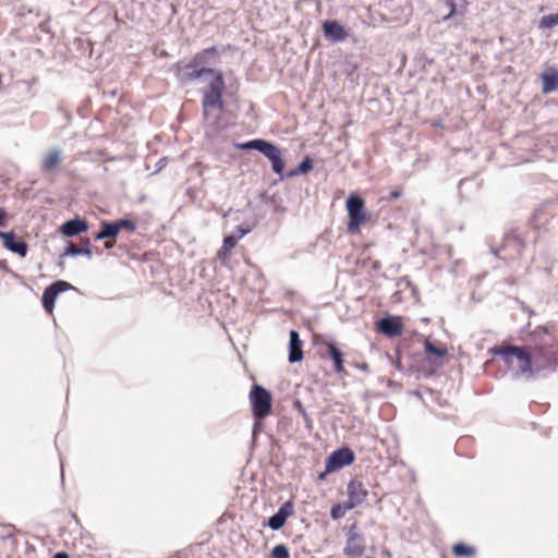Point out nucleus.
Returning <instances> with one entry per match:
<instances>
[{
  "label": "nucleus",
  "instance_id": "nucleus-32",
  "mask_svg": "<svg viewBox=\"0 0 558 558\" xmlns=\"http://www.w3.org/2000/svg\"><path fill=\"white\" fill-rule=\"evenodd\" d=\"M401 195H402V189L397 187L389 193V198L390 199L399 198Z\"/></svg>",
  "mask_w": 558,
  "mask_h": 558
},
{
  "label": "nucleus",
  "instance_id": "nucleus-2",
  "mask_svg": "<svg viewBox=\"0 0 558 558\" xmlns=\"http://www.w3.org/2000/svg\"><path fill=\"white\" fill-rule=\"evenodd\" d=\"M533 337L534 345L529 347L531 376L545 369L558 367V341L547 327H537Z\"/></svg>",
  "mask_w": 558,
  "mask_h": 558
},
{
  "label": "nucleus",
  "instance_id": "nucleus-1",
  "mask_svg": "<svg viewBox=\"0 0 558 558\" xmlns=\"http://www.w3.org/2000/svg\"><path fill=\"white\" fill-rule=\"evenodd\" d=\"M174 73L184 84L192 83L204 75L213 76L203 94L202 106L204 118L207 120L213 110L218 112L223 110V92L226 89V82L220 70L209 66L190 68L189 62H178L174 64Z\"/></svg>",
  "mask_w": 558,
  "mask_h": 558
},
{
  "label": "nucleus",
  "instance_id": "nucleus-20",
  "mask_svg": "<svg viewBox=\"0 0 558 558\" xmlns=\"http://www.w3.org/2000/svg\"><path fill=\"white\" fill-rule=\"evenodd\" d=\"M88 230V223L84 219L75 218L65 221L61 227L60 231L65 236H74Z\"/></svg>",
  "mask_w": 558,
  "mask_h": 558
},
{
  "label": "nucleus",
  "instance_id": "nucleus-3",
  "mask_svg": "<svg viewBox=\"0 0 558 558\" xmlns=\"http://www.w3.org/2000/svg\"><path fill=\"white\" fill-rule=\"evenodd\" d=\"M495 355L500 356L504 362L521 375L531 376V360L529 347H517L511 344H500L493 349Z\"/></svg>",
  "mask_w": 558,
  "mask_h": 558
},
{
  "label": "nucleus",
  "instance_id": "nucleus-12",
  "mask_svg": "<svg viewBox=\"0 0 558 558\" xmlns=\"http://www.w3.org/2000/svg\"><path fill=\"white\" fill-rule=\"evenodd\" d=\"M71 288L72 286L63 280H58L48 286L43 293V306L46 312L52 314L57 296Z\"/></svg>",
  "mask_w": 558,
  "mask_h": 558
},
{
  "label": "nucleus",
  "instance_id": "nucleus-29",
  "mask_svg": "<svg viewBox=\"0 0 558 558\" xmlns=\"http://www.w3.org/2000/svg\"><path fill=\"white\" fill-rule=\"evenodd\" d=\"M270 556L272 558H290V553L286 545L279 544L271 549Z\"/></svg>",
  "mask_w": 558,
  "mask_h": 558
},
{
  "label": "nucleus",
  "instance_id": "nucleus-6",
  "mask_svg": "<svg viewBox=\"0 0 558 558\" xmlns=\"http://www.w3.org/2000/svg\"><path fill=\"white\" fill-rule=\"evenodd\" d=\"M250 401L253 415L256 420H263L270 414L272 398L266 388L254 385L250 392Z\"/></svg>",
  "mask_w": 558,
  "mask_h": 558
},
{
  "label": "nucleus",
  "instance_id": "nucleus-5",
  "mask_svg": "<svg viewBox=\"0 0 558 558\" xmlns=\"http://www.w3.org/2000/svg\"><path fill=\"white\" fill-rule=\"evenodd\" d=\"M348 232L356 233L361 226L367 222L369 216L365 209L364 199L357 194H351L347 199Z\"/></svg>",
  "mask_w": 558,
  "mask_h": 558
},
{
  "label": "nucleus",
  "instance_id": "nucleus-13",
  "mask_svg": "<svg viewBox=\"0 0 558 558\" xmlns=\"http://www.w3.org/2000/svg\"><path fill=\"white\" fill-rule=\"evenodd\" d=\"M248 232L250 229L239 227L235 234L225 236L222 246L217 252V257L223 265L228 264L231 251L235 247L239 240L242 239Z\"/></svg>",
  "mask_w": 558,
  "mask_h": 558
},
{
  "label": "nucleus",
  "instance_id": "nucleus-30",
  "mask_svg": "<svg viewBox=\"0 0 558 558\" xmlns=\"http://www.w3.org/2000/svg\"><path fill=\"white\" fill-rule=\"evenodd\" d=\"M558 25V12L556 14L545 15L541 20V27L551 28Z\"/></svg>",
  "mask_w": 558,
  "mask_h": 558
},
{
  "label": "nucleus",
  "instance_id": "nucleus-16",
  "mask_svg": "<svg viewBox=\"0 0 558 558\" xmlns=\"http://www.w3.org/2000/svg\"><path fill=\"white\" fill-rule=\"evenodd\" d=\"M220 57L219 49L215 46L205 48L196 52L193 58L189 61L190 68H201L210 64H216Z\"/></svg>",
  "mask_w": 558,
  "mask_h": 558
},
{
  "label": "nucleus",
  "instance_id": "nucleus-10",
  "mask_svg": "<svg viewBox=\"0 0 558 558\" xmlns=\"http://www.w3.org/2000/svg\"><path fill=\"white\" fill-rule=\"evenodd\" d=\"M376 331L388 338H395L402 335L404 325L400 316H386L375 324Z\"/></svg>",
  "mask_w": 558,
  "mask_h": 558
},
{
  "label": "nucleus",
  "instance_id": "nucleus-9",
  "mask_svg": "<svg viewBox=\"0 0 558 558\" xmlns=\"http://www.w3.org/2000/svg\"><path fill=\"white\" fill-rule=\"evenodd\" d=\"M136 228V221L132 219H119L113 222L104 221L101 223V230L96 234L95 239L117 238L121 230L124 229L129 232H135Z\"/></svg>",
  "mask_w": 558,
  "mask_h": 558
},
{
  "label": "nucleus",
  "instance_id": "nucleus-21",
  "mask_svg": "<svg viewBox=\"0 0 558 558\" xmlns=\"http://www.w3.org/2000/svg\"><path fill=\"white\" fill-rule=\"evenodd\" d=\"M303 342L300 339L299 332L295 330L290 331L289 343V362L296 363L303 360Z\"/></svg>",
  "mask_w": 558,
  "mask_h": 558
},
{
  "label": "nucleus",
  "instance_id": "nucleus-27",
  "mask_svg": "<svg viewBox=\"0 0 558 558\" xmlns=\"http://www.w3.org/2000/svg\"><path fill=\"white\" fill-rule=\"evenodd\" d=\"M475 548L463 543H458L452 546V553L457 557H471L475 555Z\"/></svg>",
  "mask_w": 558,
  "mask_h": 558
},
{
  "label": "nucleus",
  "instance_id": "nucleus-22",
  "mask_svg": "<svg viewBox=\"0 0 558 558\" xmlns=\"http://www.w3.org/2000/svg\"><path fill=\"white\" fill-rule=\"evenodd\" d=\"M542 90L544 94L551 93L558 88V71L549 69L542 73Z\"/></svg>",
  "mask_w": 558,
  "mask_h": 558
},
{
  "label": "nucleus",
  "instance_id": "nucleus-25",
  "mask_svg": "<svg viewBox=\"0 0 558 558\" xmlns=\"http://www.w3.org/2000/svg\"><path fill=\"white\" fill-rule=\"evenodd\" d=\"M65 254L69 255H86L88 257L92 256L90 251V241L85 238L81 240V246L75 245L74 243H70L65 248Z\"/></svg>",
  "mask_w": 558,
  "mask_h": 558
},
{
  "label": "nucleus",
  "instance_id": "nucleus-24",
  "mask_svg": "<svg viewBox=\"0 0 558 558\" xmlns=\"http://www.w3.org/2000/svg\"><path fill=\"white\" fill-rule=\"evenodd\" d=\"M446 4L449 8V13L444 17V21H448L456 15H464L469 8L468 0H446Z\"/></svg>",
  "mask_w": 558,
  "mask_h": 558
},
{
  "label": "nucleus",
  "instance_id": "nucleus-28",
  "mask_svg": "<svg viewBox=\"0 0 558 558\" xmlns=\"http://www.w3.org/2000/svg\"><path fill=\"white\" fill-rule=\"evenodd\" d=\"M312 159L310 157H305L304 160L299 165V167L294 171L290 172L289 175L292 177L300 173H307L308 171L312 170Z\"/></svg>",
  "mask_w": 558,
  "mask_h": 558
},
{
  "label": "nucleus",
  "instance_id": "nucleus-8",
  "mask_svg": "<svg viewBox=\"0 0 558 558\" xmlns=\"http://www.w3.org/2000/svg\"><path fill=\"white\" fill-rule=\"evenodd\" d=\"M356 523L352 524L347 534V543L343 553L349 558H360L365 553V541L357 531Z\"/></svg>",
  "mask_w": 558,
  "mask_h": 558
},
{
  "label": "nucleus",
  "instance_id": "nucleus-18",
  "mask_svg": "<svg viewBox=\"0 0 558 558\" xmlns=\"http://www.w3.org/2000/svg\"><path fill=\"white\" fill-rule=\"evenodd\" d=\"M294 512V506L292 501L284 502L276 514L269 518L268 526L271 530H280L284 524L289 517H291Z\"/></svg>",
  "mask_w": 558,
  "mask_h": 558
},
{
  "label": "nucleus",
  "instance_id": "nucleus-4",
  "mask_svg": "<svg viewBox=\"0 0 558 558\" xmlns=\"http://www.w3.org/2000/svg\"><path fill=\"white\" fill-rule=\"evenodd\" d=\"M236 147L242 150L256 149L267 157L272 167V171L279 175L282 174L284 169V161L281 157V150L274 144L265 140H252L245 143L236 144Z\"/></svg>",
  "mask_w": 558,
  "mask_h": 558
},
{
  "label": "nucleus",
  "instance_id": "nucleus-34",
  "mask_svg": "<svg viewBox=\"0 0 558 558\" xmlns=\"http://www.w3.org/2000/svg\"><path fill=\"white\" fill-rule=\"evenodd\" d=\"M54 558H70L66 553H58L54 555Z\"/></svg>",
  "mask_w": 558,
  "mask_h": 558
},
{
  "label": "nucleus",
  "instance_id": "nucleus-31",
  "mask_svg": "<svg viewBox=\"0 0 558 558\" xmlns=\"http://www.w3.org/2000/svg\"><path fill=\"white\" fill-rule=\"evenodd\" d=\"M8 213L4 208L0 207V227H4L8 222Z\"/></svg>",
  "mask_w": 558,
  "mask_h": 558
},
{
  "label": "nucleus",
  "instance_id": "nucleus-26",
  "mask_svg": "<svg viewBox=\"0 0 558 558\" xmlns=\"http://www.w3.org/2000/svg\"><path fill=\"white\" fill-rule=\"evenodd\" d=\"M353 506H350L348 501L344 504H336L331 507L330 515L333 520H339L344 517L345 512L352 510Z\"/></svg>",
  "mask_w": 558,
  "mask_h": 558
},
{
  "label": "nucleus",
  "instance_id": "nucleus-19",
  "mask_svg": "<svg viewBox=\"0 0 558 558\" xmlns=\"http://www.w3.org/2000/svg\"><path fill=\"white\" fill-rule=\"evenodd\" d=\"M324 36L335 43L342 41L348 37V31L337 21H326L323 24Z\"/></svg>",
  "mask_w": 558,
  "mask_h": 558
},
{
  "label": "nucleus",
  "instance_id": "nucleus-15",
  "mask_svg": "<svg viewBox=\"0 0 558 558\" xmlns=\"http://www.w3.org/2000/svg\"><path fill=\"white\" fill-rule=\"evenodd\" d=\"M347 494V501L350 504V506H353V508H355L366 500L368 496V490L366 489L361 480L352 478L348 484Z\"/></svg>",
  "mask_w": 558,
  "mask_h": 558
},
{
  "label": "nucleus",
  "instance_id": "nucleus-14",
  "mask_svg": "<svg viewBox=\"0 0 558 558\" xmlns=\"http://www.w3.org/2000/svg\"><path fill=\"white\" fill-rule=\"evenodd\" d=\"M319 355L323 359H330L333 362L336 373H344L343 353L331 342L323 341L320 343Z\"/></svg>",
  "mask_w": 558,
  "mask_h": 558
},
{
  "label": "nucleus",
  "instance_id": "nucleus-23",
  "mask_svg": "<svg viewBox=\"0 0 558 558\" xmlns=\"http://www.w3.org/2000/svg\"><path fill=\"white\" fill-rule=\"evenodd\" d=\"M61 162V154L58 149L49 150L41 161V171L45 173L52 172Z\"/></svg>",
  "mask_w": 558,
  "mask_h": 558
},
{
  "label": "nucleus",
  "instance_id": "nucleus-7",
  "mask_svg": "<svg viewBox=\"0 0 558 558\" xmlns=\"http://www.w3.org/2000/svg\"><path fill=\"white\" fill-rule=\"evenodd\" d=\"M424 355L430 362L432 367L430 371L435 372L436 369L444 366L446 359L448 356V349L445 344L433 341L429 338L424 340Z\"/></svg>",
  "mask_w": 558,
  "mask_h": 558
},
{
  "label": "nucleus",
  "instance_id": "nucleus-35",
  "mask_svg": "<svg viewBox=\"0 0 558 558\" xmlns=\"http://www.w3.org/2000/svg\"><path fill=\"white\" fill-rule=\"evenodd\" d=\"M329 473H330V472H327V469H326V470H325V472H323V473H320V474L318 475V480H320V481H322V480H325L326 475H327V474H329Z\"/></svg>",
  "mask_w": 558,
  "mask_h": 558
},
{
  "label": "nucleus",
  "instance_id": "nucleus-17",
  "mask_svg": "<svg viewBox=\"0 0 558 558\" xmlns=\"http://www.w3.org/2000/svg\"><path fill=\"white\" fill-rule=\"evenodd\" d=\"M0 238L3 241V246L19 254L21 257H25L27 254V244L23 240H17L14 232H2L0 231Z\"/></svg>",
  "mask_w": 558,
  "mask_h": 558
},
{
  "label": "nucleus",
  "instance_id": "nucleus-33",
  "mask_svg": "<svg viewBox=\"0 0 558 558\" xmlns=\"http://www.w3.org/2000/svg\"><path fill=\"white\" fill-rule=\"evenodd\" d=\"M105 240V248L110 250L116 245V238H106Z\"/></svg>",
  "mask_w": 558,
  "mask_h": 558
},
{
  "label": "nucleus",
  "instance_id": "nucleus-11",
  "mask_svg": "<svg viewBox=\"0 0 558 558\" xmlns=\"http://www.w3.org/2000/svg\"><path fill=\"white\" fill-rule=\"evenodd\" d=\"M355 454L353 450L348 447L340 448L333 451L326 460L327 472H335L343 466L350 465L354 462Z\"/></svg>",
  "mask_w": 558,
  "mask_h": 558
}]
</instances>
